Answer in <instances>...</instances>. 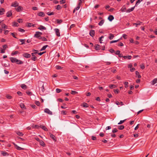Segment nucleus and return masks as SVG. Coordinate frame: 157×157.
Instances as JSON below:
<instances>
[{"mask_svg": "<svg viewBox=\"0 0 157 157\" xmlns=\"http://www.w3.org/2000/svg\"><path fill=\"white\" fill-rule=\"evenodd\" d=\"M39 90H40V94L41 95H43V94L45 90L43 84H42L41 87H40Z\"/></svg>", "mask_w": 157, "mask_h": 157, "instance_id": "1", "label": "nucleus"}, {"mask_svg": "<svg viewBox=\"0 0 157 157\" xmlns=\"http://www.w3.org/2000/svg\"><path fill=\"white\" fill-rule=\"evenodd\" d=\"M44 112L50 115H52V112L50 111L49 109L46 108L44 110Z\"/></svg>", "mask_w": 157, "mask_h": 157, "instance_id": "2", "label": "nucleus"}, {"mask_svg": "<svg viewBox=\"0 0 157 157\" xmlns=\"http://www.w3.org/2000/svg\"><path fill=\"white\" fill-rule=\"evenodd\" d=\"M13 145H14L15 147L17 150H23L24 149L23 148H21V147L18 146H17L16 144L14 143H13Z\"/></svg>", "mask_w": 157, "mask_h": 157, "instance_id": "3", "label": "nucleus"}, {"mask_svg": "<svg viewBox=\"0 0 157 157\" xmlns=\"http://www.w3.org/2000/svg\"><path fill=\"white\" fill-rule=\"evenodd\" d=\"M23 56L24 57H25L26 58H29L31 56V55L30 54H29L28 53H24L23 54Z\"/></svg>", "mask_w": 157, "mask_h": 157, "instance_id": "4", "label": "nucleus"}, {"mask_svg": "<svg viewBox=\"0 0 157 157\" xmlns=\"http://www.w3.org/2000/svg\"><path fill=\"white\" fill-rule=\"evenodd\" d=\"M19 6V3L17 1H15L12 3L11 6L17 7Z\"/></svg>", "mask_w": 157, "mask_h": 157, "instance_id": "5", "label": "nucleus"}, {"mask_svg": "<svg viewBox=\"0 0 157 157\" xmlns=\"http://www.w3.org/2000/svg\"><path fill=\"white\" fill-rule=\"evenodd\" d=\"M54 30L55 31L56 34L57 36H60V35L59 30L58 29H55Z\"/></svg>", "mask_w": 157, "mask_h": 157, "instance_id": "6", "label": "nucleus"}, {"mask_svg": "<svg viewBox=\"0 0 157 157\" xmlns=\"http://www.w3.org/2000/svg\"><path fill=\"white\" fill-rule=\"evenodd\" d=\"M142 23V22H141L140 21H137V23H133V25H135L136 27H137L138 25H141Z\"/></svg>", "mask_w": 157, "mask_h": 157, "instance_id": "7", "label": "nucleus"}, {"mask_svg": "<svg viewBox=\"0 0 157 157\" xmlns=\"http://www.w3.org/2000/svg\"><path fill=\"white\" fill-rule=\"evenodd\" d=\"M15 9L17 12H19L20 11L22 10L23 8L22 6H18L17 8H15Z\"/></svg>", "mask_w": 157, "mask_h": 157, "instance_id": "8", "label": "nucleus"}, {"mask_svg": "<svg viewBox=\"0 0 157 157\" xmlns=\"http://www.w3.org/2000/svg\"><path fill=\"white\" fill-rule=\"evenodd\" d=\"M90 35L92 37H93L95 35V31L94 30H91L90 32Z\"/></svg>", "mask_w": 157, "mask_h": 157, "instance_id": "9", "label": "nucleus"}, {"mask_svg": "<svg viewBox=\"0 0 157 157\" xmlns=\"http://www.w3.org/2000/svg\"><path fill=\"white\" fill-rule=\"evenodd\" d=\"M10 59L11 61L13 63H16L17 59L16 58L14 57H10Z\"/></svg>", "mask_w": 157, "mask_h": 157, "instance_id": "10", "label": "nucleus"}, {"mask_svg": "<svg viewBox=\"0 0 157 157\" xmlns=\"http://www.w3.org/2000/svg\"><path fill=\"white\" fill-rule=\"evenodd\" d=\"M79 3L78 4V6H77V7L76 8H75L76 10H77L79 9L80 8V4L82 2V0H79Z\"/></svg>", "mask_w": 157, "mask_h": 157, "instance_id": "11", "label": "nucleus"}, {"mask_svg": "<svg viewBox=\"0 0 157 157\" xmlns=\"http://www.w3.org/2000/svg\"><path fill=\"white\" fill-rule=\"evenodd\" d=\"M37 15L39 16L44 17L45 15V14L44 13L41 12L37 13Z\"/></svg>", "mask_w": 157, "mask_h": 157, "instance_id": "12", "label": "nucleus"}, {"mask_svg": "<svg viewBox=\"0 0 157 157\" xmlns=\"http://www.w3.org/2000/svg\"><path fill=\"white\" fill-rule=\"evenodd\" d=\"M1 154L4 156H6V155L8 156L9 155L8 153L5 151H1Z\"/></svg>", "mask_w": 157, "mask_h": 157, "instance_id": "13", "label": "nucleus"}, {"mask_svg": "<svg viewBox=\"0 0 157 157\" xmlns=\"http://www.w3.org/2000/svg\"><path fill=\"white\" fill-rule=\"evenodd\" d=\"M16 63L17 64H21L23 63V62L21 60L17 59Z\"/></svg>", "mask_w": 157, "mask_h": 157, "instance_id": "14", "label": "nucleus"}, {"mask_svg": "<svg viewBox=\"0 0 157 157\" xmlns=\"http://www.w3.org/2000/svg\"><path fill=\"white\" fill-rule=\"evenodd\" d=\"M135 6H134L133 7H132L131 9H128V10H126V12L127 13H129V12L133 11Z\"/></svg>", "mask_w": 157, "mask_h": 157, "instance_id": "15", "label": "nucleus"}, {"mask_svg": "<svg viewBox=\"0 0 157 157\" xmlns=\"http://www.w3.org/2000/svg\"><path fill=\"white\" fill-rule=\"evenodd\" d=\"M32 51L33 52L32 53V54H31L32 56H33V54H38V51L37 50H35V49H33V50Z\"/></svg>", "mask_w": 157, "mask_h": 157, "instance_id": "16", "label": "nucleus"}, {"mask_svg": "<svg viewBox=\"0 0 157 157\" xmlns=\"http://www.w3.org/2000/svg\"><path fill=\"white\" fill-rule=\"evenodd\" d=\"M114 17L113 15H109L108 17V19L110 21H112L114 19Z\"/></svg>", "mask_w": 157, "mask_h": 157, "instance_id": "17", "label": "nucleus"}, {"mask_svg": "<svg viewBox=\"0 0 157 157\" xmlns=\"http://www.w3.org/2000/svg\"><path fill=\"white\" fill-rule=\"evenodd\" d=\"M121 10L122 12H126V9L125 6H124L121 9Z\"/></svg>", "mask_w": 157, "mask_h": 157, "instance_id": "18", "label": "nucleus"}, {"mask_svg": "<svg viewBox=\"0 0 157 157\" xmlns=\"http://www.w3.org/2000/svg\"><path fill=\"white\" fill-rule=\"evenodd\" d=\"M156 83H157V78H155L152 81L151 84L154 85Z\"/></svg>", "mask_w": 157, "mask_h": 157, "instance_id": "19", "label": "nucleus"}, {"mask_svg": "<svg viewBox=\"0 0 157 157\" xmlns=\"http://www.w3.org/2000/svg\"><path fill=\"white\" fill-rule=\"evenodd\" d=\"M95 48L96 50H99L100 49V46L99 45L96 44L95 46Z\"/></svg>", "mask_w": 157, "mask_h": 157, "instance_id": "20", "label": "nucleus"}, {"mask_svg": "<svg viewBox=\"0 0 157 157\" xmlns=\"http://www.w3.org/2000/svg\"><path fill=\"white\" fill-rule=\"evenodd\" d=\"M12 15V13L11 11H9L6 13V16L8 17H9Z\"/></svg>", "mask_w": 157, "mask_h": 157, "instance_id": "21", "label": "nucleus"}, {"mask_svg": "<svg viewBox=\"0 0 157 157\" xmlns=\"http://www.w3.org/2000/svg\"><path fill=\"white\" fill-rule=\"evenodd\" d=\"M5 12V10L3 8L0 9V15H2L4 14V12Z\"/></svg>", "mask_w": 157, "mask_h": 157, "instance_id": "22", "label": "nucleus"}, {"mask_svg": "<svg viewBox=\"0 0 157 157\" xmlns=\"http://www.w3.org/2000/svg\"><path fill=\"white\" fill-rule=\"evenodd\" d=\"M132 56H124L123 58L124 59L128 58L129 59H130L132 58Z\"/></svg>", "mask_w": 157, "mask_h": 157, "instance_id": "23", "label": "nucleus"}, {"mask_svg": "<svg viewBox=\"0 0 157 157\" xmlns=\"http://www.w3.org/2000/svg\"><path fill=\"white\" fill-rule=\"evenodd\" d=\"M21 86L22 88L24 90H25L27 88V86L25 84H21Z\"/></svg>", "mask_w": 157, "mask_h": 157, "instance_id": "24", "label": "nucleus"}, {"mask_svg": "<svg viewBox=\"0 0 157 157\" xmlns=\"http://www.w3.org/2000/svg\"><path fill=\"white\" fill-rule=\"evenodd\" d=\"M38 29L40 30H46V27L42 25H40V27L38 28Z\"/></svg>", "mask_w": 157, "mask_h": 157, "instance_id": "25", "label": "nucleus"}, {"mask_svg": "<svg viewBox=\"0 0 157 157\" xmlns=\"http://www.w3.org/2000/svg\"><path fill=\"white\" fill-rule=\"evenodd\" d=\"M136 76L139 78H141V76L140 74L137 71H136Z\"/></svg>", "mask_w": 157, "mask_h": 157, "instance_id": "26", "label": "nucleus"}, {"mask_svg": "<svg viewBox=\"0 0 157 157\" xmlns=\"http://www.w3.org/2000/svg\"><path fill=\"white\" fill-rule=\"evenodd\" d=\"M33 56H32V57L31 58V59L32 60L34 61H35L37 59V57L35 56V54H33Z\"/></svg>", "mask_w": 157, "mask_h": 157, "instance_id": "27", "label": "nucleus"}, {"mask_svg": "<svg viewBox=\"0 0 157 157\" xmlns=\"http://www.w3.org/2000/svg\"><path fill=\"white\" fill-rule=\"evenodd\" d=\"M49 135H50V137L52 139L54 140H56L55 139V136H54L53 134H52L51 133H49Z\"/></svg>", "mask_w": 157, "mask_h": 157, "instance_id": "28", "label": "nucleus"}, {"mask_svg": "<svg viewBox=\"0 0 157 157\" xmlns=\"http://www.w3.org/2000/svg\"><path fill=\"white\" fill-rule=\"evenodd\" d=\"M39 142H40V144L41 146H42L43 147H44L45 146V144L43 141L41 140H40V141Z\"/></svg>", "mask_w": 157, "mask_h": 157, "instance_id": "29", "label": "nucleus"}, {"mask_svg": "<svg viewBox=\"0 0 157 157\" xmlns=\"http://www.w3.org/2000/svg\"><path fill=\"white\" fill-rule=\"evenodd\" d=\"M124 126L123 125H121L118 126V128L120 130H122L124 128Z\"/></svg>", "mask_w": 157, "mask_h": 157, "instance_id": "30", "label": "nucleus"}, {"mask_svg": "<svg viewBox=\"0 0 157 157\" xmlns=\"http://www.w3.org/2000/svg\"><path fill=\"white\" fill-rule=\"evenodd\" d=\"M16 133L17 134L20 136H22L23 135V133L22 132H20L19 131L17 132Z\"/></svg>", "mask_w": 157, "mask_h": 157, "instance_id": "31", "label": "nucleus"}, {"mask_svg": "<svg viewBox=\"0 0 157 157\" xmlns=\"http://www.w3.org/2000/svg\"><path fill=\"white\" fill-rule=\"evenodd\" d=\"M109 35H110V36L109 38L110 40H111L113 38L114 36L113 34H112L111 33H110Z\"/></svg>", "mask_w": 157, "mask_h": 157, "instance_id": "32", "label": "nucleus"}, {"mask_svg": "<svg viewBox=\"0 0 157 157\" xmlns=\"http://www.w3.org/2000/svg\"><path fill=\"white\" fill-rule=\"evenodd\" d=\"M20 106L22 109H26V107H25V105L23 103H21L20 105Z\"/></svg>", "mask_w": 157, "mask_h": 157, "instance_id": "33", "label": "nucleus"}, {"mask_svg": "<svg viewBox=\"0 0 157 157\" xmlns=\"http://www.w3.org/2000/svg\"><path fill=\"white\" fill-rule=\"evenodd\" d=\"M104 20H101L98 23V25L100 26H101L104 23Z\"/></svg>", "mask_w": 157, "mask_h": 157, "instance_id": "34", "label": "nucleus"}, {"mask_svg": "<svg viewBox=\"0 0 157 157\" xmlns=\"http://www.w3.org/2000/svg\"><path fill=\"white\" fill-rule=\"evenodd\" d=\"M12 25L13 26L18 27V26L19 25L17 23L15 22H14L13 23Z\"/></svg>", "mask_w": 157, "mask_h": 157, "instance_id": "35", "label": "nucleus"}, {"mask_svg": "<svg viewBox=\"0 0 157 157\" xmlns=\"http://www.w3.org/2000/svg\"><path fill=\"white\" fill-rule=\"evenodd\" d=\"M40 128L45 131H47L48 130L47 128L44 126H41Z\"/></svg>", "mask_w": 157, "mask_h": 157, "instance_id": "36", "label": "nucleus"}, {"mask_svg": "<svg viewBox=\"0 0 157 157\" xmlns=\"http://www.w3.org/2000/svg\"><path fill=\"white\" fill-rule=\"evenodd\" d=\"M56 68L57 70L62 69L63 67L59 65H56Z\"/></svg>", "mask_w": 157, "mask_h": 157, "instance_id": "37", "label": "nucleus"}, {"mask_svg": "<svg viewBox=\"0 0 157 157\" xmlns=\"http://www.w3.org/2000/svg\"><path fill=\"white\" fill-rule=\"evenodd\" d=\"M48 46V45H46L45 46H44L40 49V51H42L43 50H45L46 48Z\"/></svg>", "mask_w": 157, "mask_h": 157, "instance_id": "38", "label": "nucleus"}, {"mask_svg": "<svg viewBox=\"0 0 157 157\" xmlns=\"http://www.w3.org/2000/svg\"><path fill=\"white\" fill-rule=\"evenodd\" d=\"M18 53H19V52L18 51H15L14 52H12L11 53V55L12 56H13L14 55H16V54H18Z\"/></svg>", "mask_w": 157, "mask_h": 157, "instance_id": "39", "label": "nucleus"}, {"mask_svg": "<svg viewBox=\"0 0 157 157\" xmlns=\"http://www.w3.org/2000/svg\"><path fill=\"white\" fill-rule=\"evenodd\" d=\"M40 35L39 33H37V32H36V34L34 35V37L38 38L39 37H40Z\"/></svg>", "mask_w": 157, "mask_h": 157, "instance_id": "40", "label": "nucleus"}, {"mask_svg": "<svg viewBox=\"0 0 157 157\" xmlns=\"http://www.w3.org/2000/svg\"><path fill=\"white\" fill-rule=\"evenodd\" d=\"M2 28L4 29H7V26L6 25L4 24H2Z\"/></svg>", "mask_w": 157, "mask_h": 157, "instance_id": "41", "label": "nucleus"}, {"mask_svg": "<svg viewBox=\"0 0 157 157\" xmlns=\"http://www.w3.org/2000/svg\"><path fill=\"white\" fill-rule=\"evenodd\" d=\"M116 87V86L115 85L111 84L109 86V87L111 89L113 88H115Z\"/></svg>", "mask_w": 157, "mask_h": 157, "instance_id": "42", "label": "nucleus"}, {"mask_svg": "<svg viewBox=\"0 0 157 157\" xmlns=\"http://www.w3.org/2000/svg\"><path fill=\"white\" fill-rule=\"evenodd\" d=\"M71 94L73 95H75V94H77L78 92H76V91H74L72 90L71 91Z\"/></svg>", "mask_w": 157, "mask_h": 157, "instance_id": "43", "label": "nucleus"}, {"mask_svg": "<svg viewBox=\"0 0 157 157\" xmlns=\"http://www.w3.org/2000/svg\"><path fill=\"white\" fill-rule=\"evenodd\" d=\"M18 30L20 32H22V33H23V32H25V30L24 29H21V28H19L18 29Z\"/></svg>", "mask_w": 157, "mask_h": 157, "instance_id": "44", "label": "nucleus"}, {"mask_svg": "<svg viewBox=\"0 0 157 157\" xmlns=\"http://www.w3.org/2000/svg\"><path fill=\"white\" fill-rule=\"evenodd\" d=\"M47 14H48V15L50 16L51 15H53L54 14V13L53 12H48L47 13Z\"/></svg>", "mask_w": 157, "mask_h": 157, "instance_id": "45", "label": "nucleus"}, {"mask_svg": "<svg viewBox=\"0 0 157 157\" xmlns=\"http://www.w3.org/2000/svg\"><path fill=\"white\" fill-rule=\"evenodd\" d=\"M20 42L21 43V44H25V39H20Z\"/></svg>", "mask_w": 157, "mask_h": 157, "instance_id": "46", "label": "nucleus"}, {"mask_svg": "<svg viewBox=\"0 0 157 157\" xmlns=\"http://www.w3.org/2000/svg\"><path fill=\"white\" fill-rule=\"evenodd\" d=\"M83 106L85 108H87L88 107V105L87 103H83Z\"/></svg>", "mask_w": 157, "mask_h": 157, "instance_id": "47", "label": "nucleus"}, {"mask_svg": "<svg viewBox=\"0 0 157 157\" xmlns=\"http://www.w3.org/2000/svg\"><path fill=\"white\" fill-rule=\"evenodd\" d=\"M126 119H125L124 120L120 121V122L118 123V124H121L123 123L126 121Z\"/></svg>", "mask_w": 157, "mask_h": 157, "instance_id": "48", "label": "nucleus"}, {"mask_svg": "<svg viewBox=\"0 0 157 157\" xmlns=\"http://www.w3.org/2000/svg\"><path fill=\"white\" fill-rule=\"evenodd\" d=\"M124 84L125 85V87L126 88H127L128 87V82H124Z\"/></svg>", "mask_w": 157, "mask_h": 157, "instance_id": "49", "label": "nucleus"}, {"mask_svg": "<svg viewBox=\"0 0 157 157\" xmlns=\"http://www.w3.org/2000/svg\"><path fill=\"white\" fill-rule=\"evenodd\" d=\"M57 23L58 24H60L61 23L63 22V21L62 20L57 19Z\"/></svg>", "mask_w": 157, "mask_h": 157, "instance_id": "50", "label": "nucleus"}, {"mask_svg": "<svg viewBox=\"0 0 157 157\" xmlns=\"http://www.w3.org/2000/svg\"><path fill=\"white\" fill-rule=\"evenodd\" d=\"M61 9V7L59 5H58L57 6V7L56 8V9L57 10H59Z\"/></svg>", "mask_w": 157, "mask_h": 157, "instance_id": "51", "label": "nucleus"}, {"mask_svg": "<svg viewBox=\"0 0 157 157\" xmlns=\"http://www.w3.org/2000/svg\"><path fill=\"white\" fill-rule=\"evenodd\" d=\"M66 2L65 0H62L60 1V3L61 4H64Z\"/></svg>", "mask_w": 157, "mask_h": 157, "instance_id": "52", "label": "nucleus"}, {"mask_svg": "<svg viewBox=\"0 0 157 157\" xmlns=\"http://www.w3.org/2000/svg\"><path fill=\"white\" fill-rule=\"evenodd\" d=\"M143 0H138L136 3L135 6H136L138 3H139L141 1H142Z\"/></svg>", "mask_w": 157, "mask_h": 157, "instance_id": "53", "label": "nucleus"}, {"mask_svg": "<svg viewBox=\"0 0 157 157\" xmlns=\"http://www.w3.org/2000/svg\"><path fill=\"white\" fill-rule=\"evenodd\" d=\"M118 132V130L116 128H114L112 132L113 133L116 132Z\"/></svg>", "mask_w": 157, "mask_h": 157, "instance_id": "54", "label": "nucleus"}, {"mask_svg": "<svg viewBox=\"0 0 157 157\" xmlns=\"http://www.w3.org/2000/svg\"><path fill=\"white\" fill-rule=\"evenodd\" d=\"M56 92L57 93H60V92L61 91V90L59 89H58V88H57L56 90Z\"/></svg>", "mask_w": 157, "mask_h": 157, "instance_id": "55", "label": "nucleus"}, {"mask_svg": "<svg viewBox=\"0 0 157 157\" xmlns=\"http://www.w3.org/2000/svg\"><path fill=\"white\" fill-rule=\"evenodd\" d=\"M35 104L37 106H40V103L39 101H36L35 102Z\"/></svg>", "mask_w": 157, "mask_h": 157, "instance_id": "56", "label": "nucleus"}, {"mask_svg": "<svg viewBox=\"0 0 157 157\" xmlns=\"http://www.w3.org/2000/svg\"><path fill=\"white\" fill-rule=\"evenodd\" d=\"M140 68L142 69H144L145 68L144 65L143 64H141L140 65Z\"/></svg>", "mask_w": 157, "mask_h": 157, "instance_id": "57", "label": "nucleus"}, {"mask_svg": "<svg viewBox=\"0 0 157 157\" xmlns=\"http://www.w3.org/2000/svg\"><path fill=\"white\" fill-rule=\"evenodd\" d=\"M2 47L4 48V49L5 50L6 49V48H8L7 45L6 44L3 45Z\"/></svg>", "mask_w": 157, "mask_h": 157, "instance_id": "58", "label": "nucleus"}, {"mask_svg": "<svg viewBox=\"0 0 157 157\" xmlns=\"http://www.w3.org/2000/svg\"><path fill=\"white\" fill-rule=\"evenodd\" d=\"M17 21L19 23H22V22H23V20L22 19H18V20H17Z\"/></svg>", "mask_w": 157, "mask_h": 157, "instance_id": "59", "label": "nucleus"}, {"mask_svg": "<svg viewBox=\"0 0 157 157\" xmlns=\"http://www.w3.org/2000/svg\"><path fill=\"white\" fill-rule=\"evenodd\" d=\"M6 97L8 99H11L12 98V97L11 96L8 95H7Z\"/></svg>", "mask_w": 157, "mask_h": 157, "instance_id": "60", "label": "nucleus"}, {"mask_svg": "<svg viewBox=\"0 0 157 157\" xmlns=\"http://www.w3.org/2000/svg\"><path fill=\"white\" fill-rule=\"evenodd\" d=\"M26 93H27V94L28 95H31L32 94V93L31 92H30V91H27L26 92Z\"/></svg>", "mask_w": 157, "mask_h": 157, "instance_id": "61", "label": "nucleus"}, {"mask_svg": "<svg viewBox=\"0 0 157 157\" xmlns=\"http://www.w3.org/2000/svg\"><path fill=\"white\" fill-rule=\"evenodd\" d=\"M42 40L44 41H47V39L44 37H43L42 38Z\"/></svg>", "mask_w": 157, "mask_h": 157, "instance_id": "62", "label": "nucleus"}, {"mask_svg": "<svg viewBox=\"0 0 157 157\" xmlns=\"http://www.w3.org/2000/svg\"><path fill=\"white\" fill-rule=\"evenodd\" d=\"M120 51L119 50H117L116 52H115V54L117 55H118L119 54H120Z\"/></svg>", "mask_w": 157, "mask_h": 157, "instance_id": "63", "label": "nucleus"}, {"mask_svg": "<svg viewBox=\"0 0 157 157\" xmlns=\"http://www.w3.org/2000/svg\"><path fill=\"white\" fill-rule=\"evenodd\" d=\"M31 106L34 109H35L36 108V106L34 105H31Z\"/></svg>", "mask_w": 157, "mask_h": 157, "instance_id": "64", "label": "nucleus"}]
</instances>
